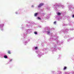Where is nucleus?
I'll use <instances>...</instances> for the list:
<instances>
[{"mask_svg":"<svg viewBox=\"0 0 74 74\" xmlns=\"http://www.w3.org/2000/svg\"><path fill=\"white\" fill-rule=\"evenodd\" d=\"M44 3H40V4L38 6V8H40L41 6L43 5Z\"/></svg>","mask_w":74,"mask_h":74,"instance_id":"f257e3e1","label":"nucleus"},{"mask_svg":"<svg viewBox=\"0 0 74 74\" xmlns=\"http://www.w3.org/2000/svg\"><path fill=\"white\" fill-rule=\"evenodd\" d=\"M37 15H38V13H36L34 14V16H37Z\"/></svg>","mask_w":74,"mask_h":74,"instance_id":"f03ea898","label":"nucleus"},{"mask_svg":"<svg viewBox=\"0 0 74 74\" xmlns=\"http://www.w3.org/2000/svg\"><path fill=\"white\" fill-rule=\"evenodd\" d=\"M8 54H11V52L10 51V50H8Z\"/></svg>","mask_w":74,"mask_h":74,"instance_id":"7ed1b4c3","label":"nucleus"},{"mask_svg":"<svg viewBox=\"0 0 74 74\" xmlns=\"http://www.w3.org/2000/svg\"><path fill=\"white\" fill-rule=\"evenodd\" d=\"M60 14H61L59 12H58L57 13V15H58V16L60 15Z\"/></svg>","mask_w":74,"mask_h":74,"instance_id":"20e7f679","label":"nucleus"},{"mask_svg":"<svg viewBox=\"0 0 74 74\" xmlns=\"http://www.w3.org/2000/svg\"><path fill=\"white\" fill-rule=\"evenodd\" d=\"M4 58L6 59V58H7V56H4Z\"/></svg>","mask_w":74,"mask_h":74,"instance_id":"39448f33","label":"nucleus"},{"mask_svg":"<svg viewBox=\"0 0 74 74\" xmlns=\"http://www.w3.org/2000/svg\"><path fill=\"white\" fill-rule=\"evenodd\" d=\"M67 69V67L66 66H64L63 69L64 70H66Z\"/></svg>","mask_w":74,"mask_h":74,"instance_id":"423d86ee","label":"nucleus"},{"mask_svg":"<svg viewBox=\"0 0 74 74\" xmlns=\"http://www.w3.org/2000/svg\"><path fill=\"white\" fill-rule=\"evenodd\" d=\"M34 34H37V32H34Z\"/></svg>","mask_w":74,"mask_h":74,"instance_id":"0eeeda50","label":"nucleus"},{"mask_svg":"<svg viewBox=\"0 0 74 74\" xmlns=\"http://www.w3.org/2000/svg\"><path fill=\"white\" fill-rule=\"evenodd\" d=\"M38 49V47H36L35 48V49Z\"/></svg>","mask_w":74,"mask_h":74,"instance_id":"6e6552de","label":"nucleus"},{"mask_svg":"<svg viewBox=\"0 0 74 74\" xmlns=\"http://www.w3.org/2000/svg\"><path fill=\"white\" fill-rule=\"evenodd\" d=\"M38 19H41V18H40L39 17H38Z\"/></svg>","mask_w":74,"mask_h":74,"instance_id":"1a4fd4ad","label":"nucleus"},{"mask_svg":"<svg viewBox=\"0 0 74 74\" xmlns=\"http://www.w3.org/2000/svg\"><path fill=\"white\" fill-rule=\"evenodd\" d=\"M47 32L48 33H49V34L50 33V32L49 31H47Z\"/></svg>","mask_w":74,"mask_h":74,"instance_id":"9d476101","label":"nucleus"},{"mask_svg":"<svg viewBox=\"0 0 74 74\" xmlns=\"http://www.w3.org/2000/svg\"><path fill=\"white\" fill-rule=\"evenodd\" d=\"M56 21H54V24H56Z\"/></svg>","mask_w":74,"mask_h":74,"instance_id":"9b49d317","label":"nucleus"},{"mask_svg":"<svg viewBox=\"0 0 74 74\" xmlns=\"http://www.w3.org/2000/svg\"><path fill=\"white\" fill-rule=\"evenodd\" d=\"M72 18H74V15H72Z\"/></svg>","mask_w":74,"mask_h":74,"instance_id":"f8f14e48","label":"nucleus"},{"mask_svg":"<svg viewBox=\"0 0 74 74\" xmlns=\"http://www.w3.org/2000/svg\"><path fill=\"white\" fill-rule=\"evenodd\" d=\"M11 61H12V59H11L10 60V61L11 62Z\"/></svg>","mask_w":74,"mask_h":74,"instance_id":"ddd939ff","label":"nucleus"}]
</instances>
